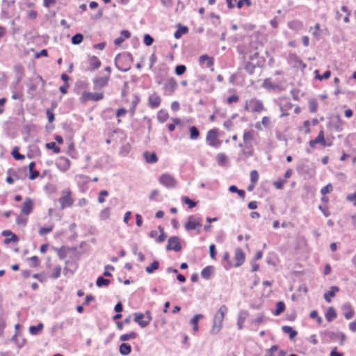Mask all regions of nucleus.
I'll return each mask as SVG.
<instances>
[{
	"label": "nucleus",
	"mask_w": 356,
	"mask_h": 356,
	"mask_svg": "<svg viewBox=\"0 0 356 356\" xmlns=\"http://www.w3.org/2000/svg\"><path fill=\"white\" fill-rule=\"evenodd\" d=\"M228 309L225 305H222L217 311L213 318V325L211 330L212 333L216 334L221 330L222 321Z\"/></svg>",
	"instance_id": "1"
},
{
	"label": "nucleus",
	"mask_w": 356,
	"mask_h": 356,
	"mask_svg": "<svg viewBox=\"0 0 356 356\" xmlns=\"http://www.w3.org/2000/svg\"><path fill=\"white\" fill-rule=\"evenodd\" d=\"M258 56V51H254L252 54L249 56L250 62L246 64V71L250 74L255 73L259 76L261 73V68L259 64Z\"/></svg>",
	"instance_id": "2"
},
{
	"label": "nucleus",
	"mask_w": 356,
	"mask_h": 356,
	"mask_svg": "<svg viewBox=\"0 0 356 356\" xmlns=\"http://www.w3.org/2000/svg\"><path fill=\"white\" fill-rule=\"evenodd\" d=\"M219 132L218 129H212L209 130L207 134V143L213 147H219L222 143V141L218 138Z\"/></svg>",
	"instance_id": "3"
},
{
	"label": "nucleus",
	"mask_w": 356,
	"mask_h": 356,
	"mask_svg": "<svg viewBox=\"0 0 356 356\" xmlns=\"http://www.w3.org/2000/svg\"><path fill=\"white\" fill-rule=\"evenodd\" d=\"M134 321L137 323L141 327H145L147 326L152 319V314L149 311H147L145 314L142 313H134Z\"/></svg>",
	"instance_id": "4"
},
{
	"label": "nucleus",
	"mask_w": 356,
	"mask_h": 356,
	"mask_svg": "<svg viewBox=\"0 0 356 356\" xmlns=\"http://www.w3.org/2000/svg\"><path fill=\"white\" fill-rule=\"evenodd\" d=\"M104 97V93L102 92H91L86 90L81 94L80 101L83 104H85L89 101L97 102L102 100Z\"/></svg>",
	"instance_id": "5"
},
{
	"label": "nucleus",
	"mask_w": 356,
	"mask_h": 356,
	"mask_svg": "<svg viewBox=\"0 0 356 356\" xmlns=\"http://www.w3.org/2000/svg\"><path fill=\"white\" fill-rule=\"evenodd\" d=\"M184 227L187 231L197 230L199 234L200 233V228L202 227V220L200 218L196 217L195 216H191L188 217Z\"/></svg>",
	"instance_id": "6"
},
{
	"label": "nucleus",
	"mask_w": 356,
	"mask_h": 356,
	"mask_svg": "<svg viewBox=\"0 0 356 356\" xmlns=\"http://www.w3.org/2000/svg\"><path fill=\"white\" fill-rule=\"evenodd\" d=\"M59 202L60 204L61 209L69 207L74 203V199L72 196V191L70 189L67 188L61 192V196L59 198Z\"/></svg>",
	"instance_id": "7"
},
{
	"label": "nucleus",
	"mask_w": 356,
	"mask_h": 356,
	"mask_svg": "<svg viewBox=\"0 0 356 356\" xmlns=\"http://www.w3.org/2000/svg\"><path fill=\"white\" fill-rule=\"evenodd\" d=\"M244 261V254L243 250L240 248H238L235 250L234 257L229 262L230 267H237L241 266Z\"/></svg>",
	"instance_id": "8"
},
{
	"label": "nucleus",
	"mask_w": 356,
	"mask_h": 356,
	"mask_svg": "<svg viewBox=\"0 0 356 356\" xmlns=\"http://www.w3.org/2000/svg\"><path fill=\"white\" fill-rule=\"evenodd\" d=\"M309 146L312 147V148H315L316 147V145L317 144H320L321 145H322L323 147H329V146H331V143H327L326 141H325V134H324V131L323 129H321L317 137L314 139V140H311L309 143Z\"/></svg>",
	"instance_id": "9"
},
{
	"label": "nucleus",
	"mask_w": 356,
	"mask_h": 356,
	"mask_svg": "<svg viewBox=\"0 0 356 356\" xmlns=\"http://www.w3.org/2000/svg\"><path fill=\"white\" fill-rule=\"evenodd\" d=\"M177 87V83L174 78L168 79L163 86L164 94L171 95L173 94Z\"/></svg>",
	"instance_id": "10"
},
{
	"label": "nucleus",
	"mask_w": 356,
	"mask_h": 356,
	"mask_svg": "<svg viewBox=\"0 0 356 356\" xmlns=\"http://www.w3.org/2000/svg\"><path fill=\"white\" fill-rule=\"evenodd\" d=\"M160 183L167 188H174L177 185V180L169 174H163L159 177Z\"/></svg>",
	"instance_id": "11"
},
{
	"label": "nucleus",
	"mask_w": 356,
	"mask_h": 356,
	"mask_svg": "<svg viewBox=\"0 0 356 356\" xmlns=\"http://www.w3.org/2000/svg\"><path fill=\"white\" fill-rule=\"evenodd\" d=\"M109 80V76L108 75L95 77L93 79L94 89L101 90L102 88L107 86Z\"/></svg>",
	"instance_id": "12"
},
{
	"label": "nucleus",
	"mask_w": 356,
	"mask_h": 356,
	"mask_svg": "<svg viewBox=\"0 0 356 356\" xmlns=\"http://www.w3.org/2000/svg\"><path fill=\"white\" fill-rule=\"evenodd\" d=\"M181 246L180 244V239L177 236H172L168 239V245L166 246L167 250H174L179 252L181 250Z\"/></svg>",
	"instance_id": "13"
},
{
	"label": "nucleus",
	"mask_w": 356,
	"mask_h": 356,
	"mask_svg": "<svg viewBox=\"0 0 356 356\" xmlns=\"http://www.w3.org/2000/svg\"><path fill=\"white\" fill-rule=\"evenodd\" d=\"M199 63L202 67L210 68L211 71L214 70L213 67L214 64L213 57L209 56L207 54H203L199 58Z\"/></svg>",
	"instance_id": "14"
},
{
	"label": "nucleus",
	"mask_w": 356,
	"mask_h": 356,
	"mask_svg": "<svg viewBox=\"0 0 356 356\" xmlns=\"http://www.w3.org/2000/svg\"><path fill=\"white\" fill-rule=\"evenodd\" d=\"M56 165L62 172H66L70 169L71 162L67 158L60 156L58 159Z\"/></svg>",
	"instance_id": "15"
},
{
	"label": "nucleus",
	"mask_w": 356,
	"mask_h": 356,
	"mask_svg": "<svg viewBox=\"0 0 356 356\" xmlns=\"http://www.w3.org/2000/svg\"><path fill=\"white\" fill-rule=\"evenodd\" d=\"M131 57L129 54L124 55H118L115 59V63L117 68L121 71H127L129 69V66L121 65V63L128 60Z\"/></svg>",
	"instance_id": "16"
},
{
	"label": "nucleus",
	"mask_w": 356,
	"mask_h": 356,
	"mask_svg": "<svg viewBox=\"0 0 356 356\" xmlns=\"http://www.w3.org/2000/svg\"><path fill=\"white\" fill-rule=\"evenodd\" d=\"M161 98L158 94L154 92L153 94L149 95L148 98V106L150 108H156L161 105Z\"/></svg>",
	"instance_id": "17"
},
{
	"label": "nucleus",
	"mask_w": 356,
	"mask_h": 356,
	"mask_svg": "<svg viewBox=\"0 0 356 356\" xmlns=\"http://www.w3.org/2000/svg\"><path fill=\"white\" fill-rule=\"evenodd\" d=\"M33 209V202L30 198H26L22 207V212L25 215L31 213Z\"/></svg>",
	"instance_id": "18"
},
{
	"label": "nucleus",
	"mask_w": 356,
	"mask_h": 356,
	"mask_svg": "<svg viewBox=\"0 0 356 356\" xmlns=\"http://www.w3.org/2000/svg\"><path fill=\"white\" fill-rule=\"evenodd\" d=\"M88 60L90 63V67L88 68L89 71L96 70L101 66V61L95 56H90L88 58Z\"/></svg>",
	"instance_id": "19"
},
{
	"label": "nucleus",
	"mask_w": 356,
	"mask_h": 356,
	"mask_svg": "<svg viewBox=\"0 0 356 356\" xmlns=\"http://www.w3.org/2000/svg\"><path fill=\"white\" fill-rule=\"evenodd\" d=\"M259 179V173L256 170H252L250 172V181L251 184L248 186V190L249 191H253L254 188L255 184L258 181Z\"/></svg>",
	"instance_id": "20"
},
{
	"label": "nucleus",
	"mask_w": 356,
	"mask_h": 356,
	"mask_svg": "<svg viewBox=\"0 0 356 356\" xmlns=\"http://www.w3.org/2000/svg\"><path fill=\"white\" fill-rule=\"evenodd\" d=\"M339 291V289L338 286H331L329 291L325 293L324 294V299L327 302H331V298L334 297L335 293Z\"/></svg>",
	"instance_id": "21"
},
{
	"label": "nucleus",
	"mask_w": 356,
	"mask_h": 356,
	"mask_svg": "<svg viewBox=\"0 0 356 356\" xmlns=\"http://www.w3.org/2000/svg\"><path fill=\"white\" fill-rule=\"evenodd\" d=\"M130 36H131V33L129 31H127V30L122 31L121 35L120 37L117 38L114 40V43L115 45L119 46L124 41L125 39L129 38Z\"/></svg>",
	"instance_id": "22"
},
{
	"label": "nucleus",
	"mask_w": 356,
	"mask_h": 356,
	"mask_svg": "<svg viewBox=\"0 0 356 356\" xmlns=\"http://www.w3.org/2000/svg\"><path fill=\"white\" fill-rule=\"evenodd\" d=\"M35 167V162H31L29 165V179L31 180L35 179L40 175V172L38 170H35L34 169Z\"/></svg>",
	"instance_id": "23"
},
{
	"label": "nucleus",
	"mask_w": 356,
	"mask_h": 356,
	"mask_svg": "<svg viewBox=\"0 0 356 356\" xmlns=\"http://www.w3.org/2000/svg\"><path fill=\"white\" fill-rule=\"evenodd\" d=\"M144 157L147 163H154L158 161V158L155 153L154 152H144Z\"/></svg>",
	"instance_id": "24"
},
{
	"label": "nucleus",
	"mask_w": 356,
	"mask_h": 356,
	"mask_svg": "<svg viewBox=\"0 0 356 356\" xmlns=\"http://www.w3.org/2000/svg\"><path fill=\"white\" fill-rule=\"evenodd\" d=\"M330 337L331 338L332 340H337V339H340V342H339V344L341 346H342L343 344V342L346 339V336L342 332H337V333H334V332H331L330 334Z\"/></svg>",
	"instance_id": "25"
},
{
	"label": "nucleus",
	"mask_w": 356,
	"mask_h": 356,
	"mask_svg": "<svg viewBox=\"0 0 356 356\" xmlns=\"http://www.w3.org/2000/svg\"><path fill=\"white\" fill-rule=\"evenodd\" d=\"M203 318V315L202 314H196L194 317L191 320V323L193 325V330L195 332H197L199 330L198 322L200 319Z\"/></svg>",
	"instance_id": "26"
},
{
	"label": "nucleus",
	"mask_w": 356,
	"mask_h": 356,
	"mask_svg": "<svg viewBox=\"0 0 356 356\" xmlns=\"http://www.w3.org/2000/svg\"><path fill=\"white\" fill-rule=\"evenodd\" d=\"M337 317V312L332 307H330L325 314V318L328 322H331Z\"/></svg>",
	"instance_id": "27"
},
{
	"label": "nucleus",
	"mask_w": 356,
	"mask_h": 356,
	"mask_svg": "<svg viewBox=\"0 0 356 356\" xmlns=\"http://www.w3.org/2000/svg\"><path fill=\"white\" fill-rule=\"evenodd\" d=\"M226 1H227L228 7L229 8H234L235 6H236L235 3H236V6L238 8H242L243 6L245 0H239V1H237V0H226Z\"/></svg>",
	"instance_id": "28"
},
{
	"label": "nucleus",
	"mask_w": 356,
	"mask_h": 356,
	"mask_svg": "<svg viewBox=\"0 0 356 356\" xmlns=\"http://www.w3.org/2000/svg\"><path fill=\"white\" fill-rule=\"evenodd\" d=\"M131 351V347L129 344L123 343L120 346V353L123 355H129Z\"/></svg>",
	"instance_id": "29"
},
{
	"label": "nucleus",
	"mask_w": 356,
	"mask_h": 356,
	"mask_svg": "<svg viewBox=\"0 0 356 356\" xmlns=\"http://www.w3.org/2000/svg\"><path fill=\"white\" fill-rule=\"evenodd\" d=\"M288 26L291 29L293 30H300L303 27V24L302 22L298 20H294L291 22H289Z\"/></svg>",
	"instance_id": "30"
},
{
	"label": "nucleus",
	"mask_w": 356,
	"mask_h": 356,
	"mask_svg": "<svg viewBox=\"0 0 356 356\" xmlns=\"http://www.w3.org/2000/svg\"><path fill=\"white\" fill-rule=\"evenodd\" d=\"M282 330L284 332L288 333L289 334L290 339H293L298 334V332L290 326H283Z\"/></svg>",
	"instance_id": "31"
},
{
	"label": "nucleus",
	"mask_w": 356,
	"mask_h": 356,
	"mask_svg": "<svg viewBox=\"0 0 356 356\" xmlns=\"http://www.w3.org/2000/svg\"><path fill=\"white\" fill-rule=\"evenodd\" d=\"M168 118V113L163 110H160L157 114V120L161 123L165 122Z\"/></svg>",
	"instance_id": "32"
},
{
	"label": "nucleus",
	"mask_w": 356,
	"mask_h": 356,
	"mask_svg": "<svg viewBox=\"0 0 356 356\" xmlns=\"http://www.w3.org/2000/svg\"><path fill=\"white\" fill-rule=\"evenodd\" d=\"M190 138L192 140H196L200 136V131L196 127H191L189 128Z\"/></svg>",
	"instance_id": "33"
},
{
	"label": "nucleus",
	"mask_w": 356,
	"mask_h": 356,
	"mask_svg": "<svg viewBox=\"0 0 356 356\" xmlns=\"http://www.w3.org/2000/svg\"><path fill=\"white\" fill-rule=\"evenodd\" d=\"M44 325L42 323H39L37 326H31L29 327V332L31 334H38L42 330Z\"/></svg>",
	"instance_id": "34"
},
{
	"label": "nucleus",
	"mask_w": 356,
	"mask_h": 356,
	"mask_svg": "<svg viewBox=\"0 0 356 356\" xmlns=\"http://www.w3.org/2000/svg\"><path fill=\"white\" fill-rule=\"evenodd\" d=\"M137 337V334L134 332H131L129 334H124L120 336V339L122 341H126L129 339H134Z\"/></svg>",
	"instance_id": "35"
},
{
	"label": "nucleus",
	"mask_w": 356,
	"mask_h": 356,
	"mask_svg": "<svg viewBox=\"0 0 356 356\" xmlns=\"http://www.w3.org/2000/svg\"><path fill=\"white\" fill-rule=\"evenodd\" d=\"M285 309V305L283 302H278L276 305V309L274 311L273 314L275 316L280 315L282 313Z\"/></svg>",
	"instance_id": "36"
},
{
	"label": "nucleus",
	"mask_w": 356,
	"mask_h": 356,
	"mask_svg": "<svg viewBox=\"0 0 356 356\" xmlns=\"http://www.w3.org/2000/svg\"><path fill=\"white\" fill-rule=\"evenodd\" d=\"M172 122L173 123L172 124H168V130L170 131H175V126L176 125H178V126H181L183 124V122L181 121L180 119L179 118H172Z\"/></svg>",
	"instance_id": "37"
},
{
	"label": "nucleus",
	"mask_w": 356,
	"mask_h": 356,
	"mask_svg": "<svg viewBox=\"0 0 356 356\" xmlns=\"http://www.w3.org/2000/svg\"><path fill=\"white\" fill-rule=\"evenodd\" d=\"M213 272V268L211 266H207L204 268L201 273L202 277L205 279H209Z\"/></svg>",
	"instance_id": "38"
},
{
	"label": "nucleus",
	"mask_w": 356,
	"mask_h": 356,
	"mask_svg": "<svg viewBox=\"0 0 356 356\" xmlns=\"http://www.w3.org/2000/svg\"><path fill=\"white\" fill-rule=\"evenodd\" d=\"M159 267V263L157 261H154L151 265L146 267V271L148 273H152Z\"/></svg>",
	"instance_id": "39"
},
{
	"label": "nucleus",
	"mask_w": 356,
	"mask_h": 356,
	"mask_svg": "<svg viewBox=\"0 0 356 356\" xmlns=\"http://www.w3.org/2000/svg\"><path fill=\"white\" fill-rule=\"evenodd\" d=\"M216 159H217L218 163L221 166L225 165L227 162V157L223 154H218Z\"/></svg>",
	"instance_id": "40"
},
{
	"label": "nucleus",
	"mask_w": 356,
	"mask_h": 356,
	"mask_svg": "<svg viewBox=\"0 0 356 356\" xmlns=\"http://www.w3.org/2000/svg\"><path fill=\"white\" fill-rule=\"evenodd\" d=\"M45 146L48 149H52L55 154H58L60 152V147L54 142L48 143Z\"/></svg>",
	"instance_id": "41"
},
{
	"label": "nucleus",
	"mask_w": 356,
	"mask_h": 356,
	"mask_svg": "<svg viewBox=\"0 0 356 356\" xmlns=\"http://www.w3.org/2000/svg\"><path fill=\"white\" fill-rule=\"evenodd\" d=\"M188 31V29L187 27L183 26L175 31V37L177 39H179L182 36V35L187 33Z\"/></svg>",
	"instance_id": "42"
},
{
	"label": "nucleus",
	"mask_w": 356,
	"mask_h": 356,
	"mask_svg": "<svg viewBox=\"0 0 356 356\" xmlns=\"http://www.w3.org/2000/svg\"><path fill=\"white\" fill-rule=\"evenodd\" d=\"M60 273H61V266H56L53 269V272H52L51 275H50V277L53 278V279H57L60 276Z\"/></svg>",
	"instance_id": "43"
},
{
	"label": "nucleus",
	"mask_w": 356,
	"mask_h": 356,
	"mask_svg": "<svg viewBox=\"0 0 356 356\" xmlns=\"http://www.w3.org/2000/svg\"><path fill=\"white\" fill-rule=\"evenodd\" d=\"M318 103L316 99H312L309 102V108L310 112L315 113L317 111Z\"/></svg>",
	"instance_id": "44"
},
{
	"label": "nucleus",
	"mask_w": 356,
	"mask_h": 356,
	"mask_svg": "<svg viewBox=\"0 0 356 356\" xmlns=\"http://www.w3.org/2000/svg\"><path fill=\"white\" fill-rule=\"evenodd\" d=\"M315 74H316V79H318L320 81H322L323 79H328L330 76L331 72H330V70H327L326 72H325L323 73V75H319L318 74V71L316 70L315 71Z\"/></svg>",
	"instance_id": "45"
},
{
	"label": "nucleus",
	"mask_w": 356,
	"mask_h": 356,
	"mask_svg": "<svg viewBox=\"0 0 356 356\" xmlns=\"http://www.w3.org/2000/svg\"><path fill=\"white\" fill-rule=\"evenodd\" d=\"M83 40V35L81 33H76L72 38V42L74 44H80Z\"/></svg>",
	"instance_id": "46"
},
{
	"label": "nucleus",
	"mask_w": 356,
	"mask_h": 356,
	"mask_svg": "<svg viewBox=\"0 0 356 356\" xmlns=\"http://www.w3.org/2000/svg\"><path fill=\"white\" fill-rule=\"evenodd\" d=\"M109 283H110L109 280L104 279L102 277H98L97 280V282H96L97 285L99 287H102V286H107V285H108Z\"/></svg>",
	"instance_id": "47"
},
{
	"label": "nucleus",
	"mask_w": 356,
	"mask_h": 356,
	"mask_svg": "<svg viewBox=\"0 0 356 356\" xmlns=\"http://www.w3.org/2000/svg\"><path fill=\"white\" fill-rule=\"evenodd\" d=\"M11 154L16 160H22L24 159V156L19 153V149L17 147L13 149Z\"/></svg>",
	"instance_id": "48"
},
{
	"label": "nucleus",
	"mask_w": 356,
	"mask_h": 356,
	"mask_svg": "<svg viewBox=\"0 0 356 356\" xmlns=\"http://www.w3.org/2000/svg\"><path fill=\"white\" fill-rule=\"evenodd\" d=\"M182 201L188 205V207L190 209H192L194 207H195L196 205V202H193V200H191L189 197H188L187 196H184L182 197Z\"/></svg>",
	"instance_id": "49"
},
{
	"label": "nucleus",
	"mask_w": 356,
	"mask_h": 356,
	"mask_svg": "<svg viewBox=\"0 0 356 356\" xmlns=\"http://www.w3.org/2000/svg\"><path fill=\"white\" fill-rule=\"evenodd\" d=\"M186 70V67L184 65H179L175 67V73L177 75H182L183 74L185 73Z\"/></svg>",
	"instance_id": "50"
},
{
	"label": "nucleus",
	"mask_w": 356,
	"mask_h": 356,
	"mask_svg": "<svg viewBox=\"0 0 356 356\" xmlns=\"http://www.w3.org/2000/svg\"><path fill=\"white\" fill-rule=\"evenodd\" d=\"M108 195V192L106 190L101 191L98 197V202L99 203H104L105 202L104 197Z\"/></svg>",
	"instance_id": "51"
},
{
	"label": "nucleus",
	"mask_w": 356,
	"mask_h": 356,
	"mask_svg": "<svg viewBox=\"0 0 356 356\" xmlns=\"http://www.w3.org/2000/svg\"><path fill=\"white\" fill-rule=\"evenodd\" d=\"M332 185L331 184H328L321 190V193L322 195H325V194L332 191Z\"/></svg>",
	"instance_id": "52"
},
{
	"label": "nucleus",
	"mask_w": 356,
	"mask_h": 356,
	"mask_svg": "<svg viewBox=\"0 0 356 356\" xmlns=\"http://www.w3.org/2000/svg\"><path fill=\"white\" fill-rule=\"evenodd\" d=\"M54 227L52 225L47 227H41L39 230V234L40 235H44L46 234L50 233L53 230Z\"/></svg>",
	"instance_id": "53"
},
{
	"label": "nucleus",
	"mask_w": 356,
	"mask_h": 356,
	"mask_svg": "<svg viewBox=\"0 0 356 356\" xmlns=\"http://www.w3.org/2000/svg\"><path fill=\"white\" fill-rule=\"evenodd\" d=\"M153 42H154V39H153V38L151 35H149L148 34L145 35V36H144V43L147 46L152 45Z\"/></svg>",
	"instance_id": "54"
},
{
	"label": "nucleus",
	"mask_w": 356,
	"mask_h": 356,
	"mask_svg": "<svg viewBox=\"0 0 356 356\" xmlns=\"http://www.w3.org/2000/svg\"><path fill=\"white\" fill-rule=\"evenodd\" d=\"M29 260L31 261L30 266L31 267H37L40 264V260H39L38 257L36 256H33V257H31L29 259Z\"/></svg>",
	"instance_id": "55"
},
{
	"label": "nucleus",
	"mask_w": 356,
	"mask_h": 356,
	"mask_svg": "<svg viewBox=\"0 0 356 356\" xmlns=\"http://www.w3.org/2000/svg\"><path fill=\"white\" fill-rule=\"evenodd\" d=\"M38 16V13L34 10H30L27 12V17L30 19H35Z\"/></svg>",
	"instance_id": "56"
},
{
	"label": "nucleus",
	"mask_w": 356,
	"mask_h": 356,
	"mask_svg": "<svg viewBox=\"0 0 356 356\" xmlns=\"http://www.w3.org/2000/svg\"><path fill=\"white\" fill-rule=\"evenodd\" d=\"M285 182H286V181H284V180H278V181H276L273 182V186L277 189H282L283 188V185H284V184Z\"/></svg>",
	"instance_id": "57"
},
{
	"label": "nucleus",
	"mask_w": 356,
	"mask_h": 356,
	"mask_svg": "<svg viewBox=\"0 0 356 356\" xmlns=\"http://www.w3.org/2000/svg\"><path fill=\"white\" fill-rule=\"evenodd\" d=\"M18 241V237L16 234H13L10 238L5 239V243L8 244L10 243H15Z\"/></svg>",
	"instance_id": "58"
},
{
	"label": "nucleus",
	"mask_w": 356,
	"mask_h": 356,
	"mask_svg": "<svg viewBox=\"0 0 356 356\" xmlns=\"http://www.w3.org/2000/svg\"><path fill=\"white\" fill-rule=\"evenodd\" d=\"M109 214H110L109 209L106 208V209H104L101 212L100 217H101L102 219L106 220V219H107L108 218Z\"/></svg>",
	"instance_id": "59"
},
{
	"label": "nucleus",
	"mask_w": 356,
	"mask_h": 356,
	"mask_svg": "<svg viewBox=\"0 0 356 356\" xmlns=\"http://www.w3.org/2000/svg\"><path fill=\"white\" fill-rule=\"evenodd\" d=\"M159 195V191L158 190H154L152 191L151 194L149 195V200H156L157 197Z\"/></svg>",
	"instance_id": "60"
},
{
	"label": "nucleus",
	"mask_w": 356,
	"mask_h": 356,
	"mask_svg": "<svg viewBox=\"0 0 356 356\" xmlns=\"http://www.w3.org/2000/svg\"><path fill=\"white\" fill-rule=\"evenodd\" d=\"M337 124L334 126V127H335V129L337 131H340L342 130L341 127V125L343 124V122H342V120H341V119L339 115L337 116Z\"/></svg>",
	"instance_id": "61"
},
{
	"label": "nucleus",
	"mask_w": 356,
	"mask_h": 356,
	"mask_svg": "<svg viewBox=\"0 0 356 356\" xmlns=\"http://www.w3.org/2000/svg\"><path fill=\"white\" fill-rule=\"evenodd\" d=\"M140 102V99L138 96H134V99L132 101V108H131V112L134 113L136 109V107L138 102Z\"/></svg>",
	"instance_id": "62"
},
{
	"label": "nucleus",
	"mask_w": 356,
	"mask_h": 356,
	"mask_svg": "<svg viewBox=\"0 0 356 356\" xmlns=\"http://www.w3.org/2000/svg\"><path fill=\"white\" fill-rule=\"evenodd\" d=\"M263 109V105L261 102H257L254 106V107L252 108V111L254 112H259Z\"/></svg>",
	"instance_id": "63"
},
{
	"label": "nucleus",
	"mask_w": 356,
	"mask_h": 356,
	"mask_svg": "<svg viewBox=\"0 0 356 356\" xmlns=\"http://www.w3.org/2000/svg\"><path fill=\"white\" fill-rule=\"evenodd\" d=\"M347 200L350 202H353L355 206H356V191L353 194L348 195Z\"/></svg>",
	"instance_id": "64"
}]
</instances>
